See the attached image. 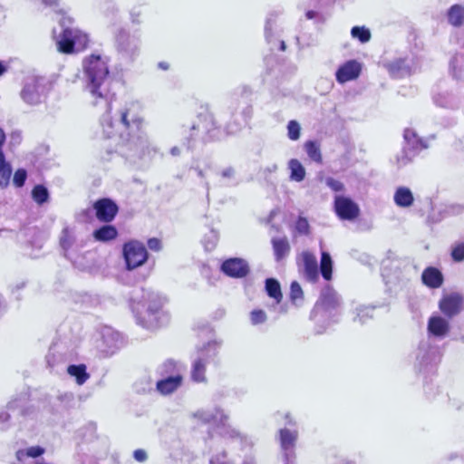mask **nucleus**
I'll return each instance as SVG.
<instances>
[{
  "label": "nucleus",
  "instance_id": "obj_1",
  "mask_svg": "<svg viewBox=\"0 0 464 464\" xmlns=\"http://www.w3.org/2000/svg\"><path fill=\"white\" fill-rule=\"evenodd\" d=\"M85 90L93 99V105H104L106 112L101 118V126L104 136L111 139L118 136L120 153L125 158L135 161L150 152V143L147 134L142 130L143 119L140 116V105L136 102L124 103L111 116V93L112 78L105 58L92 54L82 62Z\"/></svg>",
  "mask_w": 464,
  "mask_h": 464
},
{
  "label": "nucleus",
  "instance_id": "obj_2",
  "mask_svg": "<svg viewBox=\"0 0 464 464\" xmlns=\"http://www.w3.org/2000/svg\"><path fill=\"white\" fill-rule=\"evenodd\" d=\"M339 306V295L333 288L327 286L322 290L320 299L311 312V318L316 323H326L329 325L337 321Z\"/></svg>",
  "mask_w": 464,
  "mask_h": 464
},
{
  "label": "nucleus",
  "instance_id": "obj_3",
  "mask_svg": "<svg viewBox=\"0 0 464 464\" xmlns=\"http://www.w3.org/2000/svg\"><path fill=\"white\" fill-rule=\"evenodd\" d=\"M60 24L63 33L56 42L59 52L71 53L82 51L87 46L89 43L88 35L77 28L69 26L72 24L71 17L63 16Z\"/></svg>",
  "mask_w": 464,
  "mask_h": 464
},
{
  "label": "nucleus",
  "instance_id": "obj_4",
  "mask_svg": "<svg viewBox=\"0 0 464 464\" xmlns=\"http://www.w3.org/2000/svg\"><path fill=\"white\" fill-rule=\"evenodd\" d=\"M189 135L186 137L184 144L188 150H193L198 140L207 142L216 138L218 126L213 115L210 113L200 114L198 120L189 127Z\"/></svg>",
  "mask_w": 464,
  "mask_h": 464
},
{
  "label": "nucleus",
  "instance_id": "obj_5",
  "mask_svg": "<svg viewBox=\"0 0 464 464\" xmlns=\"http://www.w3.org/2000/svg\"><path fill=\"white\" fill-rule=\"evenodd\" d=\"M403 138L404 145L402 150L396 158L399 167H404L411 163L422 150L428 148L426 141L420 138L412 129H406Z\"/></svg>",
  "mask_w": 464,
  "mask_h": 464
},
{
  "label": "nucleus",
  "instance_id": "obj_6",
  "mask_svg": "<svg viewBox=\"0 0 464 464\" xmlns=\"http://www.w3.org/2000/svg\"><path fill=\"white\" fill-rule=\"evenodd\" d=\"M219 344L213 341L206 343L202 349L198 352V356L194 360L191 367L190 376L195 382H206V367L218 354Z\"/></svg>",
  "mask_w": 464,
  "mask_h": 464
},
{
  "label": "nucleus",
  "instance_id": "obj_7",
  "mask_svg": "<svg viewBox=\"0 0 464 464\" xmlns=\"http://www.w3.org/2000/svg\"><path fill=\"white\" fill-rule=\"evenodd\" d=\"M47 85L43 77H27L20 92L22 100L28 105H37L46 97Z\"/></svg>",
  "mask_w": 464,
  "mask_h": 464
},
{
  "label": "nucleus",
  "instance_id": "obj_8",
  "mask_svg": "<svg viewBox=\"0 0 464 464\" xmlns=\"http://www.w3.org/2000/svg\"><path fill=\"white\" fill-rule=\"evenodd\" d=\"M142 305L146 307L149 317H153L157 324L162 325L169 321V315L163 311L165 298L152 290H143Z\"/></svg>",
  "mask_w": 464,
  "mask_h": 464
},
{
  "label": "nucleus",
  "instance_id": "obj_9",
  "mask_svg": "<svg viewBox=\"0 0 464 464\" xmlns=\"http://www.w3.org/2000/svg\"><path fill=\"white\" fill-rule=\"evenodd\" d=\"M115 45L118 53L122 57L133 61L140 53V38L136 34H130L124 29H121L115 36Z\"/></svg>",
  "mask_w": 464,
  "mask_h": 464
},
{
  "label": "nucleus",
  "instance_id": "obj_10",
  "mask_svg": "<svg viewBox=\"0 0 464 464\" xmlns=\"http://www.w3.org/2000/svg\"><path fill=\"white\" fill-rule=\"evenodd\" d=\"M122 255L128 270L141 266L149 256L144 244L138 240L126 242L122 247Z\"/></svg>",
  "mask_w": 464,
  "mask_h": 464
},
{
  "label": "nucleus",
  "instance_id": "obj_11",
  "mask_svg": "<svg viewBox=\"0 0 464 464\" xmlns=\"http://www.w3.org/2000/svg\"><path fill=\"white\" fill-rule=\"evenodd\" d=\"M60 246L63 251V256L70 260L73 266L80 269L85 268V266L79 260V251L82 245L76 240L73 229L68 227L63 229L60 237Z\"/></svg>",
  "mask_w": 464,
  "mask_h": 464
},
{
  "label": "nucleus",
  "instance_id": "obj_12",
  "mask_svg": "<svg viewBox=\"0 0 464 464\" xmlns=\"http://www.w3.org/2000/svg\"><path fill=\"white\" fill-rule=\"evenodd\" d=\"M100 335L98 346L107 355L113 354L122 345L121 334L110 326H103Z\"/></svg>",
  "mask_w": 464,
  "mask_h": 464
},
{
  "label": "nucleus",
  "instance_id": "obj_13",
  "mask_svg": "<svg viewBox=\"0 0 464 464\" xmlns=\"http://www.w3.org/2000/svg\"><path fill=\"white\" fill-rule=\"evenodd\" d=\"M334 208L336 215L343 220H354L360 214L359 206L350 198L336 195Z\"/></svg>",
  "mask_w": 464,
  "mask_h": 464
},
{
  "label": "nucleus",
  "instance_id": "obj_14",
  "mask_svg": "<svg viewBox=\"0 0 464 464\" xmlns=\"http://www.w3.org/2000/svg\"><path fill=\"white\" fill-rule=\"evenodd\" d=\"M440 311L449 318L459 314L464 308V297L459 293L445 295L439 303Z\"/></svg>",
  "mask_w": 464,
  "mask_h": 464
},
{
  "label": "nucleus",
  "instance_id": "obj_15",
  "mask_svg": "<svg viewBox=\"0 0 464 464\" xmlns=\"http://www.w3.org/2000/svg\"><path fill=\"white\" fill-rule=\"evenodd\" d=\"M192 416L193 418L200 420L202 423H214L222 426H225L228 420V416L219 407L207 410H198L192 414Z\"/></svg>",
  "mask_w": 464,
  "mask_h": 464
},
{
  "label": "nucleus",
  "instance_id": "obj_16",
  "mask_svg": "<svg viewBox=\"0 0 464 464\" xmlns=\"http://www.w3.org/2000/svg\"><path fill=\"white\" fill-rule=\"evenodd\" d=\"M221 271L230 277L243 278L249 273V266L246 260L233 257L222 263Z\"/></svg>",
  "mask_w": 464,
  "mask_h": 464
},
{
  "label": "nucleus",
  "instance_id": "obj_17",
  "mask_svg": "<svg viewBox=\"0 0 464 464\" xmlns=\"http://www.w3.org/2000/svg\"><path fill=\"white\" fill-rule=\"evenodd\" d=\"M96 218L104 223L112 221L118 212V206L110 198H102L93 204Z\"/></svg>",
  "mask_w": 464,
  "mask_h": 464
},
{
  "label": "nucleus",
  "instance_id": "obj_18",
  "mask_svg": "<svg viewBox=\"0 0 464 464\" xmlns=\"http://www.w3.org/2000/svg\"><path fill=\"white\" fill-rule=\"evenodd\" d=\"M384 66L393 78H402L413 72V61L410 58H395Z\"/></svg>",
  "mask_w": 464,
  "mask_h": 464
},
{
  "label": "nucleus",
  "instance_id": "obj_19",
  "mask_svg": "<svg viewBox=\"0 0 464 464\" xmlns=\"http://www.w3.org/2000/svg\"><path fill=\"white\" fill-rule=\"evenodd\" d=\"M404 263L401 258L389 253L388 256L382 263V276L387 279L388 283L399 278L401 275V266Z\"/></svg>",
  "mask_w": 464,
  "mask_h": 464
},
{
  "label": "nucleus",
  "instance_id": "obj_20",
  "mask_svg": "<svg viewBox=\"0 0 464 464\" xmlns=\"http://www.w3.org/2000/svg\"><path fill=\"white\" fill-rule=\"evenodd\" d=\"M300 258L302 262L301 266L304 276L309 282H316L319 277L316 256L309 251H304L301 254Z\"/></svg>",
  "mask_w": 464,
  "mask_h": 464
},
{
  "label": "nucleus",
  "instance_id": "obj_21",
  "mask_svg": "<svg viewBox=\"0 0 464 464\" xmlns=\"http://www.w3.org/2000/svg\"><path fill=\"white\" fill-rule=\"evenodd\" d=\"M362 67L355 60H349L341 65L335 72L336 81L344 83L359 77Z\"/></svg>",
  "mask_w": 464,
  "mask_h": 464
},
{
  "label": "nucleus",
  "instance_id": "obj_22",
  "mask_svg": "<svg viewBox=\"0 0 464 464\" xmlns=\"http://www.w3.org/2000/svg\"><path fill=\"white\" fill-rule=\"evenodd\" d=\"M436 353L437 347L429 339L421 340L417 349L416 360L420 365H426L435 360Z\"/></svg>",
  "mask_w": 464,
  "mask_h": 464
},
{
  "label": "nucleus",
  "instance_id": "obj_23",
  "mask_svg": "<svg viewBox=\"0 0 464 464\" xmlns=\"http://www.w3.org/2000/svg\"><path fill=\"white\" fill-rule=\"evenodd\" d=\"M183 383V377H160L156 382V390L161 395L174 393Z\"/></svg>",
  "mask_w": 464,
  "mask_h": 464
},
{
  "label": "nucleus",
  "instance_id": "obj_24",
  "mask_svg": "<svg viewBox=\"0 0 464 464\" xmlns=\"http://www.w3.org/2000/svg\"><path fill=\"white\" fill-rule=\"evenodd\" d=\"M450 331L449 322L441 316H431L428 322V332L430 335L442 339Z\"/></svg>",
  "mask_w": 464,
  "mask_h": 464
},
{
  "label": "nucleus",
  "instance_id": "obj_25",
  "mask_svg": "<svg viewBox=\"0 0 464 464\" xmlns=\"http://www.w3.org/2000/svg\"><path fill=\"white\" fill-rule=\"evenodd\" d=\"M433 101L436 105L451 110L458 109L461 105L460 99L448 91L435 94Z\"/></svg>",
  "mask_w": 464,
  "mask_h": 464
},
{
  "label": "nucleus",
  "instance_id": "obj_26",
  "mask_svg": "<svg viewBox=\"0 0 464 464\" xmlns=\"http://www.w3.org/2000/svg\"><path fill=\"white\" fill-rule=\"evenodd\" d=\"M421 280L430 288H439L442 285L444 278L438 268L430 266L422 272Z\"/></svg>",
  "mask_w": 464,
  "mask_h": 464
},
{
  "label": "nucleus",
  "instance_id": "obj_27",
  "mask_svg": "<svg viewBox=\"0 0 464 464\" xmlns=\"http://www.w3.org/2000/svg\"><path fill=\"white\" fill-rule=\"evenodd\" d=\"M393 201L397 207L407 208L413 205L414 196L408 187H398L393 195Z\"/></svg>",
  "mask_w": 464,
  "mask_h": 464
},
{
  "label": "nucleus",
  "instance_id": "obj_28",
  "mask_svg": "<svg viewBox=\"0 0 464 464\" xmlns=\"http://www.w3.org/2000/svg\"><path fill=\"white\" fill-rule=\"evenodd\" d=\"M8 410L12 411L21 416H31L34 412V409L31 405H27V399L25 396H21L10 401L7 403Z\"/></svg>",
  "mask_w": 464,
  "mask_h": 464
},
{
  "label": "nucleus",
  "instance_id": "obj_29",
  "mask_svg": "<svg viewBox=\"0 0 464 464\" xmlns=\"http://www.w3.org/2000/svg\"><path fill=\"white\" fill-rule=\"evenodd\" d=\"M265 289L267 295L274 299L275 304L271 307L276 309L283 299V294L279 282L275 278H267L265 282Z\"/></svg>",
  "mask_w": 464,
  "mask_h": 464
},
{
  "label": "nucleus",
  "instance_id": "obj_30",
  "mask_svg": "<svg viewBox=\"0 0 464 464\" xmlns=\"http://www.w3.org/2000/svg\"><path fill=\"white\" fill-rule=\"evenodd\" d=\"M218 175L219 177V183L224 187H232L238 184L237 172L235 167L227 166L222 168Z\"/></svg>",
  "mask_w": 464,
  "mask_h": 464
},
{
  "label": "nucleus",
  "instance_id": "obj_31",
  "mask_svg": "<svg viewBox=\"0 0 464 464\" xmlns=\"http://www.w3.org/2000/svg\"><path fill=\"white\" fill-rule=\"evenodd\" d=\"M447 20L454 27L464 25V6L459 4L451 5L447 11Z\"/></svg>",
  "mask_w": 464,
  "mask_h": 464
},
{
  "label": "nucleus",
  "instance_id": "obj_32",
  "mask_svg": "<svg viewBox=\"0 0 464 464\" xmlns=\"http://www.w3.org/2000/svg\"><path fill=\"white\" fill-rule=\"evenodd\" d=\"M92 236L96 241L109 242L115 239L118 236L117 228L109 224H105L92 232Z\"/></svg>",
  "mask_w": 464,
  "mask_h": 464
},
{
  "label": "nucleus",
  "instance_id": "obj_33",
  "mask_svg": "<svg viewBox=\"0 0 464 464\" xmlns=\"http://www.w3.org/2000/svg\"><path fill=\"white\" fill-rule=\"evenodd\" d=\"M157 374L160 377H183L180 367L173 360H167L161 363L157 369Z\"/></svg>",
  "mask_w": 464,
  "mask_h": 464
},
{
  "label": "nucleus",
  "instance_id": "obj_34",
  "mask_svg": "<svg viewBox=\"0 0 464 464\" xmlns=\"http://www.w3.org/2000/svg\"><path fill=\"white\" fill-rule=\"evenodd\" d=\"M272 245L276 261H280L288 256L290 252V245L285 237L272 238Z\"/></svg>",
  "mask_w": 464,
  "mask_h": 464
},
{
  "label": "nucleus",
  "instance_id": "obj_35",
  "mask_svg": "<svg viewBox=\"0 0 464 464\" xmlns=\"http://www.w3.org/2000/svg\"><path fill=\"white\" fill-rule=\"evenodd\" d=\"M298 437L297 430L289 429L279 430V440L283 450L287 451L294 448Z\"/></svg>",
  "mask_w": 464,
  "mask_h": 464
},
{
  "label": "nucleus",
  "instance_id": "obj_36",
  "mask_svg": "<svg viewBox=\"0 0 464 464\" xmlns=\"http://www.w3.org/2000/svg\"><path fill=\"white\" fill-rule=\"evenodd\" d=\"M450 72L458 81L464 79V55L457 54L450 62Z\"/></svg>",
  "mask_w": 464,
  "mask_h": 464
},
{
  "label": "nucleus",
  "instance_id": "obj_37",
  "mask_svg": "<svg viewBox=\"0 0 464 464\" xmlns=\"http://www.w3.org/2000/svg\"><path fill=\"white\" fill-rule=\"evenodd\" d=\"M288 169H290V179L295 182H301L305 178V169L302 163L296 160L292 159L288 161Z\"/></svg>",
  "mask_w": 464,
  "mask_h": 464
},
{
  "label": "nucleus",
  "instance_id": "obj_38",
  "mask_svg": "<svg viewBox=\"0 0 464 464\" xmlns=\"http://www.w3.org/2000/svg\"><path fill=\"white\" fill-rule=\"evenodd\" d=\"M67 372L75 378L79 385L83 384L90 377L84 364H72L67 368Z\"/></svg>",
  "mask_w": 464,
  "mask_h": 464
},
{
  "label": "nucleus",
  "instance_id": "obj_39",
  "mask_svg": "<svg viewBox=\"0 0 464 464\" xmlns=\"http://www.w3.org/2000/svg\"><path fill=\"white\" fill-rule=\"evenodd\" d=\"M333 272V260L328 252L322 251L320 261V273L326 281L331 280Z\"/></svg>",
  "mask_w": 464,
  "mask_h": 464
},
{
  "label": "nucleus",
  "instance_id": "obj_40",
  "mask_svg": "<svg viewBox=\"0 0 464 464\" xmlns=\"http://www.w3.org/2000/svg\"><path fill=\"white\" fill-rule=\"evenodd\" d=\"M12 175V167L5 161L3 150H0V187H6L9 184Z\"/></svg>",
  "mask_w": 464,
  "mask_h": 464
},
{
  "label": "nucleus",
  "instance_id": "obj_41",
  "mask_svg": "<svg viewBox=\"0 0 464 464\" xmlns=\"http://www.w3.org/2000/svg\"><path fill=\"white\" fill-rule=\"evenodd\" d=\"M304 150L311 160L322 163V154L319 144L314 140H308L304 145Z\"/></svg>",
  "mask_w": 464,
  "mask_h": 464
},
{
  "label": "nucleus",
  "instance_id": "obj_42",
  "mask_svg": "<svg viewBox=\"0 0 464 464\" xmlns=\"http://www.w3.org/2000/svg\"><path fill=\"white\" fill-rule=\"evenodd\" d=\"M32 197L37 204L43 205L48 201V189L44 185H36L32 190Z\"/></svg>",
  "mask_w": 464,
  "mask_h": 464
},
{
  "label": "nucleus",
  "instance_id": "obj_43",
  "mask_svg": "<svg viewBox=\"0 0 464 464\" xmlns=\"http://www.w3.org/2000/svg\"><path fill=\"white\" fill-rule=\"evenodd\" d=\"M374 307L371 306H360L356 308V315L353 318L354 322L363 324L368 319L372 318Z\"/></svg>",
  "mask_w": 464,
  "mask_h": 464
},
{
  "label": "nucleus",
  "instance_id": "obj_44",
  "mask_svg": "<svg viewBox=\"0 0 464 464\" xmlns=\"http://www.w3.org/2000/svg\"><path fill=\"white\" fill-rule=\"evenodd\" d=\"M303 299H304V293H303L301 285L296 281L292 282L291 285H290V300H291V302L295 305H299L300 303H302Z\"/></svg>",
  "mask_w": 464,
  "mask_h": 464
},
{
  "label": "nucleus",
  "instance_id": "obj_45",
  "mask_svg": "<svg viewBox=\"0 0 464 464\" xmlns=\"http://www.w3.org/2000/svg\"><path fill=\"white\" fill-rule=\"evenodd\" d=\"M218 232L215 229H210L208 233L204 236L203 245L207 251H211L215 248L218 241Z\"/></svg>",
  "mask_w": 464,
  "mask_h": 464
},
{
  "label": "nucleus",
  "instance_id": "obj_46",
  "mask_svg": "<svg viewBox=\"0 0 464 464\" xmlns=\"http://www.w3.org/2000/svg\"><path fill=\"white\" fill-rule=\"evenodd\" d=\"M351 34L353 38L358 39L362 44L369 42L371 39V33L369 29L363 26H353L351 30Z\"/></svg>",
  "mask_w": 464,
  "mask_h": 464
},
{
  "label": "nucleus",
  "instance_id": "obj_47",
  "mask_svg": "<svg viewBox=\"0 0 464 464\" xmlns=\"http://www.w3.org/2000/svg\"><path fill=\"white\" fill-rule=\"evenodd\" d=\"M275 26L276 18L271 14L266 18L265 24V37L268 44H271L273 41Z\"/></svg>",
  "mask_w": 464,
  "mask_h": 464
},
{
  "label": "nucleus",
  "instance_id": "obj_48",
  "mask_svg": "<svg viewBox=\"0 0 464 464\" xmlns=\"http://www.w3.org/2000/svg\"><path fill=\"white\" fill-rule=\"evenodd\" d=\"M300 124L296 121H290L287 124V136L291 140H297L300 138Z\"/></svg>",
  "mask_w": 464,
  "mask_h": 464
},
{
  "label": "nucleus",
  "instance_id": "obj_49",
  "mask_svg": "<svg viewBox=\"0 0 464 464\" xmlns=\"http://www.w3.org/2000/svg\"><path fill=\"white\" fill-rule=\"evenodd\" d=\"M59 401L61 402L62 407L64 410H69L72 407H74L76 401L72 393L66 392L63 394H61L58 397Z\"/></svg>",
  "mask_w": 464,
  "mask_h": 464
},
{
  "label": "nucleus",
  "instance_id": "obj_50",
  "mask_svg": "<svg viewBox=\"0 0 464 464\" xmlns=\"http://www.w3.org/2000/svg\"><path fill=\"white\" fill-rule=\"evenodd\" d=\"M451 257L455 262L464 260V242L457 243L452 246Z\"/></svg>",
  "mask_w": 464,
  "mask_h": 464
},
{
  "label": "nucleus",
  "instance_id": "obj_51",
  "mask_svg": "<svg viewBox=\"0 0 464 464\" xmlns=\"http://www.w3.org/2000/svg\"><path fill=\"white\" fill-rule=\"evenodd\" d=\"M12 414L14 415L15 413H14L12 411L8 410L7 407L5 410L0 411V424H1L0 429L2 430H5L10 427L9 420L11 419Z\"/></svg>",
  "mask_w": 464,
  "mask_h": 464
},
{
  "label": "nucleus",
  "instance_id": "obj_52",
  "mask_svg": "<svg viewBox=\"0 0 464 464\" xmlns=\"http://www.w3.org/2000/svg\"><path fill=\"white\" fill-rule=\"evenodd\" d=\"M27 178V172L24 169H19L14 172L13 183L15 187L21 188L24 185Z\"/></svg>",
  "mask_w": 464,
  "mask_h": 464
},
{
  "label": "nucleus",
  "instance_id": "obj_53",
  "mask_svg": "<svg viewBox=\"0 0 464 464\" xmlns=\"http://www.w3.org/2000/svg\"><path fill=\"white\" fill-rule=\"evenodd\" d=\"M324 182L326 186L334 192H342L344 190L343 183L332 177L325 178Z\"/></svg>",
  "mask_w": 464,
  "mask_h": 464
},
{
  "label": "nucleus",
  "instance_id": "obj_54",
  "mask_svg": "<svg viewBox=\"0 0 464 464\" xmlns=\"http://www.w3.org/2000/svg\"><path fill=\"white\" fill-rule=\"evenodd\" d=\"M250 319L253 324H263L266 320V314L263 310H254L250 314Z\"/></svg>",
  "mask_w": 464,
  "mask_h": 464
},
{
  "label": "nucleus",
  "instance_id": "obj_55",
  "mask_svg": "<svg viewBox=\"0 0 464 464\" xmlns=\"http://www.w3.org/2000/svg\"><path fill=\"white\" fill-rule=\"evenodd\" d=\"M45 452V450L41 446H33L26 449V457L38 458Z\"/></svg>",
  "mask_w": 464,
  "mask_h": 464
},
{
  "label": "nucleus",
  "instance_id": "obj_56",
  "mask_svg": "<svg viewBox=\"0 0 464 464\" xmlns=\"http://www.w3.org/2000/svg\"><path fill=\"white\" fill-rule=\"evenodd\" d=\"M227 453L222 451L221 453L217 454L212 457L210 459V464H233L230 461H226Z\"/></svg>",
  "mask_w": 464,
  "mask_h": 464
},
{
  "label": "nucleus",
  "instance_id": "obj_57",
  "mask_svg": "<svg viewBox=\"0 0 464 464\" xmlns=\"http://www.w3.org/2000/svg\"><path fill=\"white\" fill-rule=\"evenodd\" d=\"M148 247L152 251H160L162 248L161 241L157 237H151L148 240Z\"/></svg>",
  "mask_w": 464,
  "mask_h": 464
},
{
  "label": "nucleus",
  "instance_id": "obj_58",
  "mask_svg": "<svg viewBox=\"0 0 464 464\" xmlns=\"http://www.w3.org/2000/svg\"><path fill=\"white\" fill-rule=\"evenodd\" d=\"M133 458L138 462H145L148 459V455L144 450L139 449V450H134Z\"/></svg>",
  "mask_w": 464,
  "mask_h": 464
},
{
  "label": "nucleus",
  "instance_id": "obj_59",
  "mask_svg": "<svg viewBox=\"0 0 464 464\" xmlns=\"http://www.w3.org/2000/svg\"><path fill=\"white\" fill-rule=\"evenodd\" d=\"M308 222L305 218H300L296 223V228L300 233H306L308 230Z\"/></svg>",
  "mask_w": 464,
  "mask_h": 464
},
{
  "label": "nucleus",
  "instance_id": "obj_60",
  "mask_svg": "<svg viewBox=\"0 0 464 464\" xmlns=\"http://www.w3.org/2000/svg\"><path fill=\"white\" fill-rule=\"evenodd\" d=\"M43 3L50 7H53L55 12H62V9H59V3L57 0H42Z\"/></svg>",
  "mask_w": 464,
  "mask_h": 464
},
{
  "label": "nucleus",
  "instance_id": "obj_61",
  "mask_svg": "<svg viewBox=\"0 0 464 464\" xmlns=\"http://www.w3.org/2000/svg\"><path fill=\"white\" fill-rule=\"evenodd\" d=\"M278 167L276 163H273L264 169V173H274L277 170Z\"/></svg>",
  "mask_w": 464,
  "mask_h": 464
},
{
  "label": "nucleus",
  "instance_id": "obj_62",
  "mask_svg": "<svg viewBox=\"0 0 464 464\" xmlns=\"http://www.w3.org/2000/svg\"><path fill=\"white\" fill-rule=\"evenodd\" d=\"M140 11L136 12L135 10H132L130 13L131 22L134 24H140Z\"/></svg>",
  "mask_w": 464,
  "mask_h": 464
},
{
  "label": "nucleus",
  "instance_id": "obj_63",
  "mask_svg": "<svg viewBox=\"0 0 464 464\" xmlns=\"http://www.w3.org/2000/svg\"><path fill=\"white\" fill-rule=\"evenodd\" d=\"M305 16L307 19H314V18L319 17L320 14H319V13H317L315 11L309 10L305 13Z\"/></svg>",
  "mask_w": 464,
  "mask_h": 464
},
{
  "label": "nucleus",
  "instance_id": "obj_64",
  "mask_svg": "<svg viewBox=\"0 0 464 464\" xmlns=\"http://www.w3.org/2000/svg\"><path fill=\"white\" fill-rule=\"evenodd\" d=\"M21 140V134L19 132H13L11 135V141L13 143H19Z\"/></svg>",
  "mask_w": 464,
  "mask_h": 464
}]
</instances>
